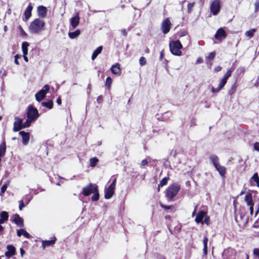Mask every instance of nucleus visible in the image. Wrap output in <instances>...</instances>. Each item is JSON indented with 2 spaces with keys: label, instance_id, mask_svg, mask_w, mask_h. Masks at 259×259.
<instances>
[{
  "label": "nucleus",
  "instance_id": "37",
  "mask_svg": "<svg viewBox=\"0 0 259 259\" xmlns=\"http://www.w3.org/2000/svg\"><path fill=\"white\" fill-rule=\"evenodd\" d=\"M168 179V178L167 177H164L163 178L160 182L159 184L158 185V187H162L164 185H165L167 183V180Z\"/></svg>",
  "mask_w": 259,
  "mask_h": 259
},
{
  "label": "nucleus",
  "instance_id": "15",
  "mask_svg": "<svg viewBox=\"0 0 259 259\" xmlns=\"http://www.w3.org/2000/svg\"><path fill=\"white\" fill-rule=\"evenodd\" d=\"M206 215V213L203 211H200L198 212L197 214L196 215V217L195 218V221L197 223H200L203 224V220L204 218Z\"/></svg>",
  "mask_w": 259,
  "mask_h": 259
},
{
  "label": "nucleus",
  "instance_id": "2",
  "mask_svg": "<svg viewBox=\"0 0 259 259\" xmlns=\"http://www.w3.org/2000/svg\"><path fill=\"white\" fill-rule=\"evenodd\" d=\"M169 46L170 51L173 55L178 56L182 55L181 49L182 48V45L179 40L170 41Z\"/></svg>",
  "mask_w": 259,
  "mask_h": 259
},
{
  "label": "nucleus",
  "instance_id": "22",
  "mask_svg": "<svg viewBox=\"0 0 259 259\" xmlns=\"http://www.w3.org/2000/svg\"><path fill=\"white\" fill-rule=\"evenodd\" d=\"M103 50V47L102 46H99L98 47L93 53L92 56V59L93 60H94L96 57L98 56V55H99L102 51Z\"/></svg>",
  "mask_w": 259,
  "mask_h": 259
},
{
  "label": "nucleus",
  "instance_id": "4",
  "mask_svg": "<svg viewBox=\"0 0 259 259\" xmlns=\"http://www.w3.org/2000/svg\"><path fill=\"white\" fill-rule=\"evenodd\" d=\"M116 183V179L115 178L112 182L110 184V185L108 186V188L105 189V198L106 199H109L112 197L114 193V190L115 188V185Z\"/></svg>",
  "mask_w": 259,
  "mask_h": 259
},
{
  "label": "nucleus",
  "instance_id": "39",
  "mask_svg": "<svg viewBox=\"0 0 259 259\" xmlns=\"http://www.w3.org/2000/svg\"><path fill=\"white\" fill-rule=\"evenodd\" d=\"M195 5V3H189L187 6V11L188 13H190L193 9Z\"/></svg>",
  "mask_w": 259,
  "mask_h": 259
},
{
  "label": "nucleus",
  "instance_id": "29",
  "mask_svg": "<svg viewBox=\"0 0 259 259\" xmlns=\"http://www.w3.org/2000/svg\"><path fill=\"white\" fill-rule=\"evenodd\" d=\"M29 44L27 41H24L22 44V49L23 55H27L28 53V47Z\"/></svg>",
  "mask_w": 259,
  "mask_h": 259
},
{
  "label": "nucleus",
  "instance_id": "33",
  "mask_svg": "<svg viewBox=\"0 0 259 259\" xmlns=\"http://www.w3.org/2000/svg\"><path fill=\"white\" fill-rule=\"evenodd\" d=\"M256 29L252 28L249 30L246 31L245 33V35L249 38H251L253 36L254 33Z\"/></svg>",
  "mask_w": 259,
  "mask_h": 259
},
{
  "label": "nucleus",
  "instance_id": "11",
  "mask_svg": "<svg viewBox=\"0 0 259 259\" xmlns=\"http://www.w3.org/2000/svg\"><path fill=\"white\" fill-rule=\"evenodd\" d=\"M15 119L16 121L14 123L13 131L18 132L21 129L23 128L22 119L18 117H15Z\"/></svg>",
  "mask_w": 259,
  "mask_h": 259
},
{
  "label": "nucleus",
  "instance_id": "6",
  "mask_svg": "<svg viewBox=\"0 0 259 259\" xmlns=\"http://www.w3.org/2000/svg\"><path fill=\"white\" fill-rule=\"evenodd\" d=\"M39 116L37 109L34 108L32 105H29L27 111V118H30L35 121Z\"/></svg>",
  "mask_w": 259,
  "mask_h": 259
},
{
  "label": "nucleus",
  "instance_id": "56",
  "mask_svg": "<svg viewBox=\"0 0 259 259\" xmlns=\"http://www.w3.org/2000/svg\"><path fill=\"white\" fill-rule=\"evenodd\" d=\"M221 69H222V67L220 66H218L215 67V68L214 69V71L215 72H217L221 71Z\"/></svg>",
  "mask_w": 259,
  "mask_h": 259
},
{
  "label": "nucleus",
  "instance_id": "42",
  "mask_svg": "<svg viewBox=\"0 0 259 259\" xmlns=\"http://www.w3.org/2000/svg\"><path fill=\"white\" fill-rule=\"evenodd\" d=\"M146 60L144 57H141L139 59V63L141 66H144L146 64Z\"/></svg>",
  "mask_w": 259,
  "mask_h": 259
},
{
  "label": "nucleus",
  "instance_id": "47",
  "mask_svg": "<svg viewBox=\"0 0 259 259\" xmlns=\"http://www.w3.org/2000/svg\"><path fill=\"white\" fill-rule=\"evenodd\" d=\"M254 7H255L254 12L256 13L258 12V11L259 10V1H255V3H254Z\"/></svg>",
  "mask_w": 259,
  "mask_h": 259
},
{
  "label": "nucleus",
  "instance_id": "44",
  "mask_svg": "<svg viewBox=\"0 0 259 259\" xmlns=\"http://www.w3.org/2000/svg\"><path fill=\"white\" fill-rule=\"evenodd\" d=\"M8 183H6L5 184H4L2 187H1V195H2L3 194H4L5 191H6L7 190V188L8 187Z\"/></svg>",
  "mask_w": 259,
  "mask_h": 259
},
{
  "label": "nucleus",
  "instance_id": "55",
  "mask_svg": "<svg viewBox=\"0 0 259 259\" xmlns=\"http://www.w3.org/2000/svg\"><path fill=\"white\" fill-rule=\"evenodd\" d=\"M160 206L161 207H162L165 209H170L171 207V206L165 205L162 203L160 204Z\"/></svg>",
  "mask_w": 259,
  "mask_h": 259
},
{
  "label": "nucleus",
  "instance_id": "64",
  "mask_svg": "<svg viewBox=\"0 0 259 259\" xmlns=\"http://www.w3.org/2000/svg\"><path fill=\"white\" fill-rule=\"evenodd\" d=\"M258 213H259V204H258V206L257 209L255 211V217L256 216Z\"/></svg>",
  "mask_w": 259,
  "mask_h": 259
},
{
  "label": "nucleus",
  "instance_id": "12",
  "mask_svg": "<svg viewBox=\"0 0 259 259\" xmlns=\"http://www.w3.org/2000/svg\"><path fill=\"white\" fill-rule=\"evenodd\" d=\"M19 135L22 137L23 144L27 145L29 141L30 134L24 131H21L19 132Z\"/></svg>",
  "mask_w": 259,
  "mask_h": 259
},
{
  "label": "nucleus",
  "instance_id": "51",
  "mask_svg": "<svg viewBox=\"0 0 259 259\" xmlns=\"http://www.w3.org/2000/svg\"><path fill=\"white\" fill-rule=\"evenodd\" d=\"M20 58V56L19 55H16L15 56V60L14 62L17 65H19V62L18 61V59Z\"/></svg>",
  "mask_w": 259,
  "mask_h": 259
},
{
  "label": "nucleus",
  "instance_id": "46",
  "mask_svg": "<svg viewBox=\"0 0 259 259\" xmlns=\"http://www.w3.org/2000/svg\"><path fill=\"white\" fill-rule=\"evenodd\" d=\"M24 199L25 201V202L26 204H28L29 202L31 201L32 199V197L29 196L28 195H26L25 197H24Z\"/></svg>",
  "mask_w": 259,
  "mask_h": 259
},
{
  "label": "nucleus",
  "instance_id": "53",
  "mask_svg": "<svg viewBox=\"0 0 259 259\" xmlns=\"http://www.w3.org/2000/svg\"><path fill=\"white\" fill-rule=\"evenodd\" d=\"M148 163V161L147 159H145L142 161L141 162V167L144 166L145 165H147Z\"/></svg>",
  "mask_w": 259,
  "mask_h": 259
},
{
  "label": "nucleus",
  "instance_id": "41",
  "mask_svg": "<svg viewBox=\"0 0 259 259\" xmlns=\"http://www.w3.org/2000/svg\"><path fill=\"white\" fill-rule=\"evenodd\" d=\"M215 55V52H212L209 54V55L206 57V59L207 60H211L213 59Z\"/></svg>",
  "mask_w": 259,
  "mask_h": 259
},
{
  "label": "nucleus",
  "instance_id": "59",
  "mask_svg": "<svg viewBox=\"0 0 259 259\" xmlns=\"http://www.w3.org/2000/svg\"><path fill=\"white\" fill-rule=\"evenodd\" d=\"M203 59L201 58H198L196 60V63L200 64L203 62Z\"/></svg>",
  "mask_w": 259,
  "mask_h": 259
},
{
  "label": "nucleus",
  "instance_id": "57",
  "mask_svg": "<svg viewBox=\"0 0 259 259\" xmlns=\"http://www.w3.org/2000/svg\"><path fill=\"white\" fill-rule=\"evenodd\" d=\"M121 32L123 36H126L127 35V32H126L125 29H122Z\"/></svg>",
  "mask_w": 259,
  "mask_h": 259
},
{
  "label": "nucleus",
  "instance_id": "61",
  "mask_svg": "<svg viewBox=\"0 0 259 259\" xmlns=\"http://www.w3.org/2000/svg\"><path fill=\"white\" fill-rule=\"evenodd\" d=\"M57 103L58 104V105H61V103H62V101H61V99L60 97H59L57 99Z\"/></svg>",
  "mask_w": 259,
  "mask_h": 259
},
{
  "label": "nucleus",
  "instance_id": "10",
  "mask_svg": "<svg viewBox=\"0 0 259 259\" xmlns=\"http://www.w3.org/2000/svg\"><path fill=\"white\" fill-rule=\"evenodd\" d=\"M227 36V33L223 28L218 29L214 35V37L216 39L222 41L225 39Z\"/></svg>",
  "mask_w": 259,
  "mask_h": 259
},
{
  "label": "nucleus",
  "instance_id": "32",
  "mask_svg": "<svg viewBox=\"0 0 259 259\" xmlns=\"http://www.w3.org/2000/svg\"><path fill=\"white\" fill-rule=\"evenodd\" d=\"M33 121H34L33 120L27 118L26 121L24 123L22 122V127L26 128L29 127Z\"/></svg>",
  "mask_w": 259,
  "mask_h": 259
},
{
  "label": "nucleus",
  "instance_id": "17",
  "mask_svg": "<svg viewBox=\"0 0 259 259\" xmlns=\"http://www.w3.org/2000/svg\"><path fill=\"white\" fill-rule=\"evenodd\" d=\"M79 22V17L78 14L70 19V24L73 29L75 28L77 26Z\"/></svg>",
  "mask_w": 259,
  "mask_h": 259
},
{
  "label": "nucleus",
  "instance_id": "58",
  "mask_svg": "<svg viewBox=\"0 0 259 259\" xmlns=\"http://www.w3.org/2000/svg\"><path fill=\"white\" fill-rule=\"evenodd\" d=\"M236 89L235 87H233L232 90L229 91V94L232 95L235 92Z\"/></svg>",
  "mask_w": 259,
  "mask_h": 259
},
{
  "label": "nucleus",
  "instance_id": "43",
  "mask_svg": "<svg viewBox=\"0 0 259 259\" xmlns=\"http://www.w3.org/2000/svg\"><path fill=\"white\" fill-rule=\"evenodd\" d=\"M227 80L226 79H225L224 78H223L221 79V81H220V83H219L218 86L220 87V88L223 89V87L226 84V83H227Z\"/></svg>",
  "mask_w": 259,
  "mask_h": 259
},
{
  "label": "nucleus",
  "instance_id": "62",
  "mask_svg": "<svg viewBox=\"0 0 259 259\" xmlns=\"http://www.w3.org/2000/svg\"><path fill=\"white\" fill-rule=\"evenodd\" d=\"M102 100V96H100L97 98V102H100Z\"/></svg>",
  "mask_w": 259,
  "mask_h": 259
},
{
  "label": "nucleus",
  "instance_id": "16",
  "mask_svg": "<svg viewBox=\"0 0 259 259\" xmlns=\"http://www.w3.org/2000/svg\"><path fill=\"white\" fill-rule=\"evenodd\" d=\"M13 221L19 227H22L24 226L23 220L19 216V215L16 214L14 215Z\"/></svg>",
  "mask_w": 259,
  "mask_h": 259
},
{
  "label": "nucleus",
  "instance_id": "36",
  "mask_svg": "<svg viewBox=\"0 0 259 259\" xmlns=\"http://www.w3.org/2000/svg\"><path fill=\"white\" fill-rule=\"evenodd\" d=\"M94 195L92 197V200L93 201H97L99 199V194L98 192V189L97 190V192H95L94 193Z\"/></svg>",
  "mask_w": 259,
  "mask_h": 259
},
{
  "label": "nucleus",
  "instance_id": "18",
  "mask_svg": "<svg viewBox=\"0 0 259 259\" xmlns=\"http://www.w3.org/2000/svg\"><path fill=\"white\" fill-rule=\"evenodd\" d=\"M33 7L31 5V4L30 3L28 7H27L26 9L25 10L24 12V16L25 19L27 20L30 18V17L31 16V11L32 10Z\"/></svg>",
  "mask_w": 259,
  "mask_h": 259
},
{
  "label": "nucleus",
  "instance_id": "5",
  "mask_svg": "<svg viewBox=\"0 0 259 259\" xmlns=\"http://www.w3.org/2000/svg\"><path fill=\"white\" fill-rule=\"evenodd\" d=\"M98 187L96 184L90 183L89 185L82 188L81 193L84 196H89L91 194H93L95 192H97Z\"/></svg>",
  "mask_w": 259,
  "mask_h": 259
},
{
  "label": "nucleus",
  "instance_id": "3",
  "mask_svg": "<svg viewBox=\"0 0 259 259\" xmlns=\"http://www.w3.org/2000/svg\"><path fill=\"white\" fill-rule=\"evenodd\" d=\"M180 190V186L178 185H172L169 186L166 189V196L169 199L175 197Z\"/></svg>",
  "mask_w": 259,
  "mask_h": 259
},
{
  "label": "nucleus",
  "instance_id": "48",
  "mask_svg": "<svg viewBox=\"0 0 259 259\" xmlns=\"http://www.w3.org/2000/svg\"><path fill=\"white\" fill-rule=\"evenodd\" d=\"M222 89V88H220V87L218 86L217 88L212 87L211 91L212 93H218Z\"/></svg>",
  "mask_w": 259,
  "mask_h": 259
},
{
  "label": "nucleus",
  "instance_id": "54",
  "mask_svg": "<svg viewBox=\"0 0 259 259\" xmlns=\"http://www.w3.org/2000/svg\"><path fill=\"white\" fill-rule=\"evenodd\" d=\"M254 148L255 150L259 151V143L255 142L254 144Z\"/></svg>",
  "mask_w": 259,
  "mask_h": 259
},
{
  "label": "nucleus",
  "instance_id": "20",
  "mask_svg": "<svg viewBox=\"0 0 259 259\" xmlns=\"http://www.w3.org/2000/svg\"><path fill=\"white\" fill-rule=\"evenodd\" d=\"M111 71L114 74H119L120 73V65L116 63L115 65H112L111 67Z\"/></svg>",
  "mask_w": 259,
  "mask_h": 259
},
{
  "label": "nucleus",
  "instance_id": "35",
  "mask_svg": "<svg viewBox=\"0 0 259 259\" xmlns=\"http://www.w3.org/2000/svg\"><path fill=\"white\" fill-rule=\"evenodd\" d=\"M0 217L4 221H7L9 218L8 213L7 211H3L0 213Z\"/></svg>",
  "mask_w": 259,
  "mask_h": 259
},
{
  "label": "nucleus",
  "instance_id": "50",
  "mask_svg": "<svg viewBox=\"0 0 259 259\" xmlns=\"http://www.w3.org/2000/svg\"><path fill=\"white\" fill-rule=\"evenodd\" d=\"M25 206V205H24V202H23V200H21L19 201V209L21 210L22 209V208Z\"/></svg>",
  "mask_w": 259,
  "mask_h": 259
},
{
  "label": "nucleus",
  "instance_id": "23",
  "mask_svg": "<svg viewBox=\"0 0 259 259\" xmlns=\"http://www.w3.org/2000/svg\"><path fill=\"white\" fill-rule=\"evenodd\" d=\"M217 171L219 172L220 175L222 177H224L226 174V169L224 166H222L220 164L215 167Z\"/></svg>",
  "mask_w": 259,
  "mask_h": 259
},
{
  "label": "nucleus",
  "instance_id": "38",
  "mask_svg": "<svg viewBox=\"0 0 259 259\" xmlns=\"http://www.w3.org/2000/svg\"><path fill=\"white\" fill-rule=\"evenodd\" d=\"M232 71L233 70H231V69L228 70L223 78L227 80L229 77L231 75Z\"/></svg>",
  "mask_w": 259,
  "mask_h": 259
},
{
  "label": "nucleus",
  "instance_id": "45",
  "mask_svg": "<svg viewBox=\"0 0 259 259\" xmlns=\"http://www.w3.org/2000/svg\"><path fill=\"white\" fill-rule=\"evenodd\" d=\"M112 79L110 77H108L106 79V85L108 87V88H110L111 84L112 83Z\"/></svg>",
  "mask_w": 259,
  "mask_h": 259
},
{
  "label": "nucleus",
  "instance_id": "27",
  "mask_svg": "<svg viewBox=\"0 0 259 259\" xmlns=\"http://www.w3.org/2000/svg\"><path fill=\"white\" fill-rule=\"evenodd\" d=\"M252 181H253L256 184L257 187H259V177L257 173H255L253 174V175L252 176L251 178L249 180V182L251 185L252 184Z\"/></svg>",
  "mask_w": 259,
  "mask_h": 259
},
{
  "label": "nucleus",
  "instance_id": "34",
  "mask_svg": "<svg viewBox=\"0 0 259 259\" xmlns=\"http://www.w3.org/2000/svg\"><path fill=\"white\" fill-rule=\"evenodd\" d=\"M98 159L96 157L92 158L90 160V164L91 167H94L98 162Z\"/></svg>",
  "mask_w": 259,
  "mask_h": 259
},
{
  "label": "nucleus",
  "instance_id": "9",
  "mask_svg": "<svg viewBox=\"0 0 259 259\" xmlns=\"http://www.w3.org/2000/svg\"><path fill=\"white\" fill-rule=\"evenodd\" d=\"M171 23L170 20L167 18L165 19L162 23L161 30L164 34L167 33L170 29Z\"/></svg>",
  "mask_w": 259,
  "mask_h": 259
},
{
  "label": "nucleus",
  "instance_id": "40",
  "mask_svg": "<svg viewBox=\"0 0 259 259\" xmlns=\"http://www.w3.org/2000/svg\"><path fill=\"white\" fill-rule=\"evenodd\" d=\"M18 29L20 31L21 36L22 37H26L27 36V33L24 31V30L23 29L22 27L21 26H18Z\"/></svg>",
  "mask_w": 259,
  "mask_h": 259
},
{
  "label": "nucleus",
  "instance_id": "19",
  "mask_svg": "<svg viewBox=\"0 0 259 259\" xmlns=\"http://www.w3.org/2000/svg\"><path fill=\"white\" fill-rule=\"evenodd\" d=\"M209 159L213 165L215 167L220 164L219 158L216 155L212 154L210 155Z\"/></svg>",
  "mask_w": 259,
  "mask_h": 259
},
{
  "label": "nucleus",
  "instance_id": "30",
  "mask_svg": "<svg viewBox=\"0 0 259 259\" xmlns=\"http://www.w3.org/2000/svg\"><path fill=\"white\" fill-rule=\"evenodd\" d=\"M55 239L51 240H46L42 242V245L44 248H45L46 247H48L53 245V244L55 243Z\"/></svg>",
  "mask_w": 259,
  "mask_h": 259
},
{
  "label": "nucleus",
  "instance_id": "26",
  "mask_svg": "<svg viewBox=\"0 0 259 259\" xmlns=\"http://www.w3.org/2000/svg\"><path fill=\"white\" fill-rule=\"evenodd\" d=\"M53 102L52 100H49L47 102H42L41 105L43 107H45L49 109H51L53 107Z\"/></svg>",
  "mask_w": 259,
  "mask_h": 259
},
{
  "label": "nucleus",
  "instance_id": "28",
  "mask_svg": "<svg viewBox=\"0 0 259 259\" xmlns=\"http://www.w3.org/2000/svg\"><path fill=\"white\" fill-rule=\"evenodd\" d=\"M6 151V145L5 142H3L0 145V156L3 157L5 155Z\"/></svg>",
  "mask_w": 259,
  "mask_h": 259
},
{
  "label": "nucleus",
  "instance_id": "31",
  "mask_svg": "<svg viewBox=\"0 0 259 259\" xmlns=\"http://www.w3.org/2000/svg\"><path fill=\"white\" fill-rule=\"evenodd\" d=\"M80 34V30L79 29H77L75 31L69 32L68 33L69 37L70 38H74L78 36Z\"/></svg>",
  "mask_w": 259,
  "mask_h": 259
},
{
  "label": "nucleus",
  "instance_id": "21",
  "mask_svg": "<svg viewBox=\"0 0 259 259\" xmlns=\"http://www.w3.org/2000/svg\"><path fill=\"white\" fill-rule=\"evenodd\" d=\"M17 234V235L19 237L21 236V235H23L25 238L28 239L30 238L31 237L30 235L28 232H27V231L23 229L18 230Z\"/></svg>",
  "mask_w": 259,
  "mask_h": 259
},
{
  "label": "nucleus",
  "instance_id": "13",
  "mask_svg": "<svg viewBox=\"0 0 259 259\" xmlns=\"http://www.w3.org/2000/svg\"><path fill=\"white\" fill-rule=\"evenodd\" d=\"M47 13V9L43 6H39L37 7V15L41 18L46 17Z\"/></svg>",
  "mask_w": 259,
  "mask_h": 259
},
{
  "label": "nucleus",
  "instance_id": "14",
  "mask_svg": "<svg viewBox=\"0 0 259 259\" xmlns=\"http://www.w3.org/2000/svg\"><path fill=\"white\" fill-rule=\"evenodd\" d=\"M7 251L5 252V255L8 257H10L15 254L16 249L14 246L8 245L7 246Z\"/></svg>",
  "mask_w": 259,
  "mask_h": 259
},
{
  "label": "nucleus",
  "instance_id": "24",
  "mask_svg": "<svg viewBox=\"0 0 259 259\" xmlns=\"http://www.w3.org/2000/svg\"><path fill=\"white\" fill-rule=\"evenodd\" d=\"M207 242H208V238L206 236H205L203 239V253L204 255H206L207 254Z\"/></svg>",
  "mask_w": 259,
  "mask_h": 259
},
{
  "label": "nucleus",
  "instance_id": "49",
  "mask_svg": "<svg viewBox=\"0 0 259 259\" xmlns=\"http://www.w3.org/2000/svg\"><path fill=\"white\" fill-rule=\"evenodd\" d=\"M253 254L259 258V248H256L253 249Z\"/></svg>",
  "mask_w": 259,
  "mask_h": 259
},
{
  "label": "nucleus",
  "instance_id": "7",
  "mask_svg": "<svg viewBox=\"0 0 259 259\" xmlns=\"http://www.w3.org/2000/svg\"><path fill=\"white\" fill-rule=\"evenodd\" d=\"M49 90L50 86L48 84H46L41 90L36 93L35 95L36 100L40 102L45 98Z\"/></svg>",
  "mask_w": 259,
  "mask_h": 259
},
{
  "label": "nucleus",
  "instance_id": "25",
  "mask_svg": "<svg viewBox=\"0 0 259 259\" xmlns=\"http://www.w3.org/2000/svg\"><path fill=\"white\" fill-rule=\"evenodd\" d=\"M245 201L248 206L253 205L252 195L250 193L247 194L245 196Z\"/></svg>",
  "mask_w": 259,
  "mask_h": 259
},
{
  "label": "nucleus",
  "instance_id": "60",
  "mask_svg": "<svg viewBox=\"0 0 259 259\" xmlns=\"http://www.w3.org/2000/svg\"><path fill=\"white\" fill-rule=\"evenodd\" d=\"M249 206L250 213L251 215H252L253 212V205H250Z\"/></svg>",
  "mask_w": 259,
  "mask_h": 259
},
{
  "label": "nucleus",
  "instance_id": "63",
  "mask_svg": "<svg viewBox=\"0 0 259 259\" xmlns=\"http://www.w3.org/2000/svg\"><path fill=\"white\" fill-rule=\"evenodd\" d=\"M27 55H23L24 59L26 62H28V58L26 56Z\"/></svg>",
  "mask_w": 259,
  "mask_h": 259
},
{
  "label": "nucleus",
  "instance_id": "8",
  "mask_svg": "<svg viewBox=\"0 0 259 259\" xmlns=\"http://www.w3.org/2000/svg\"><path fill=\"white\" fill-rule=\"evenodd\" d=\"M221 10L220 0H214L210 4V10L213 15H217Z\"/></svg>",
  "mask_w": 259,
  "mask_h": 259
},
{
  "label": "nucleus",
  "instance_id": "52",
  "mask_svg": "<svg viewBox=\"0 0 259 259\" xmlns=\"http://www.w3.org/2000/svg\"><path fill=\"white\" fill-rule=\"evenodd\" d=\"M204 221L203 222V224L205 223L207 225L209 224V218L208 216L206 215L204 218Z\"/></svg>",
  "mask_w": 259,
  "mask_h": 259
},
{
  "label": "nucleus",
  "instance_id": "1",
  "mask_svg": "<svg viewBox=\"0 0 259 259\" xmlns=\"http://www.w3.org/2000/svg\"><path fill=\"white\" fill-rule=\"evenodd\" d=\"M45 26V21L39 18H36L31 22L29 29L32 33H38L44 30Z\"/></svg>",
  "mask_w": 259,
  "mask_h": 259
}]
</instances>
